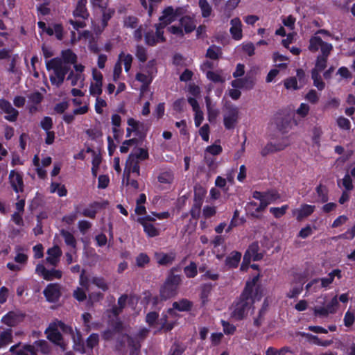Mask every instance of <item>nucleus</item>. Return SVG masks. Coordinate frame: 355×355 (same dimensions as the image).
Masks as SVG:
<instances>
[{
  "instance_id": "f257e3e1",
  "label": "nucleus",
  "mask_w": 355,
  "mask_h": 355,
  "mask_svg": "<svg viewBox=\"0 0 355 355\" xmlns=\"http://www.w3.org/2000/svg\"><path fill=\"white\" fill-rule=\"evenodd\" d=\"M259 275L252 278L251 281H248L245 288L238 297L232 304L231 316L236 320H242L247 315L251 306L254 304L255 299L259 300L261 297V291L260 286H257L253 296L254 288L259 281Z\"/></svg>"
},
{
  "instance_id": "f03ea898",
  "label": "nucleus",
  "mask_w": 355,
  "mask_h": 355,
  "mask_svg": "<svg viewBox=\"0 0 355 355\" xmlns=\"http://www.w3.org/2000/svg\"><path fill=\"white\" fill-rule=\"evenodd\" d=\"M46 67L48 71H53L54 76L51 75L49 79L51 84L57 87L64 83L66 75L71 69L70 65L63 64L62 59L58 57L48 60Z\"/></svg>"
},
{
  "instance_id": "7ed1b4c3",
  "label": "nucleus",
  "mask_w": 355,
  "mask_h": 355,
  "mask_svg": "<svg viewBox=\"0 0 355 355\" xmlns=\"http://www.w3.org/2000/svg\"><path fill=\"white\" fill-rule=\"evenodd\" d=\"M46 338L54 345L59 346L62 351L67 349V344L64 341L63 336L55 320L51 322L45 330Z\"/></svg>"
},
{
  "instance_id": "20e7f679",
  "label": "nucleus",
  "mask_w": 355,
  "mask_h": 355,
  "mask_svg": "<svg viewBox=\"0 0 355 355\" xmlns=\"http://www.w3.org/2000/svg\"><path fill=\"white\" fill-rule=\"evenodd\" d=\"M46 300L49 303H56L62 295L61 287L58 283H50L43 291Z\"/></svg>"
},
{
  "instance_id": "39448f33",
  "label": "nucleus",
  "mask_w": 355,
  "mask_h": 355,
  "mask_svg": "<svg viewBox=\"0 0 355 355\" xmlns=\"http://www.w3.org/2000/svg\"><path fill=\"white\" fill-rule=\"evenodd\" d=\"M0 109L3 112L6 114V115L4 116V119L10 122H15L17 121L19 116V112L12 107L10 101L4 98L0 99Z\"/></svg>"
},
{
  "instance_id": "423d86ee",
  "label": "nucleus",
  "mask_w": 355,
  "mask_h": 355,
  "mask_svg": "<svg viewBox=\"0 0 355 355\" xmlns=\"http://www.w3.org/2000/svg\"><path fill=\"white\" fill-rule=\"evenodd\" d=\"M239 119V110L236 107L231 106L227 108V112L224 115L223 123L227 130L235 128Z\"/></svg>"
},
{
  "instance_id": "0eeeda50",
  "label": "nucleus",
  "mask_w": 355,
  "mask_h": 355,
  "mask_svg": "<svg viewBox=\"0 0 355 355\" xmlns=\"http://www.w3.org/2000/svg\"><path fill=\"white\" fill-rule=\"evenodd\" d=\"M255 85V78L252 75L248 73L244 78H238L231 82L234 88L245 89L250 90Z\"/></svg>"
},
{
  "instance_id": "6e6552de",
  "label": "nucleus",
  "mask_w": 355,
  "mask_h": 355,
  "mask_svg": "<svg viewBox=\"0 0 355 355\" xmlns=\"http://www.w3.org/2000/svg\"><path fill=\"white\" fill-rule=\"evenodd\" d=\"M108 204L107 201L105 202H98L94 201L89 204L88 207L85 208L81 212V215L85 217H87L92 219H94L98 212V209H101L105 208V206Z\"/></svg>"
},
{
  "instance_id": "1a4fd4ad",
  "label": "nucleus",
  "mask_w": 355,
  "mask_h": 355,
  "mask_svg": "<svg viewBox=\"0 0 355 355\" xmlns=\"http://www.w3.org/2000/svg\"><path fill=\"white\" fill-rule=\"evenodd\" d=\"M9 182L15 192H23L24 187V180L22 175L19 173L12 170L9 174Z\"/></svg>"
},
{
  "instance_id": "9d476101",
  "label": "nucleus",
  "mask_w": 355,
  "mask_h": 355,
  "mask_svg": "<svg viewBox=\"0 0 355 355\" xmlns=\"http://www.w3.org/2000/svg\"><path fill=\"white\" fill-rule=\"evenodd\" d=\"M230 32L234 40H240L243 37L242 23L239 17H234L230 21Z\"/></svg>"
},
{
  "instance_id": "9b49d317",
  "label": "nucleus",
  "mask_w": 355,
  "mask_h": 355,
  "mask_svg": "<svg viewBox=\"0 0 355 355\" xmlns=\"http://www.w3.org/2000/svg\"><path fill=\"white\" fill-rule=\"evenodd\" d=\"M87 1L78 0L75 9L73 11V15L76 18H81L83 19H87L89 17V13L87 9Z\"/></svg>"
},
{
  "instance_id": "f8f14e48",
  "label": "nucleus",
  "mask_w": 355,
  "mask_h": 355,
  "mask_svg": "<svg viewBox=\"0 0 355 355\" xmlns=\"http://www.w3.org/2000/svg\"><path fill=\"white\" fill-rule=\"evenodd\" d=\"M176 254L174 252L170 253L155 252V258L159 266H168L171 264L175 259Z\"/></svg>"
},
{
  "instance_id": "ddd939ff",
  "label": "nucleus",
  "mask_w": 355,
  "mask_h": 355,
  "mask_svg": "<svg viewBox=\"0 0 355 355\" xmlns=\"http://www.w3.org/2000/svg\"><path fill=\"white\" fill-rule=\"evenodd\" d=\"M315 207L308 204H302L300 209L294 211V214H296V219L297 221H301L302 219L311 216L315 211Z\"/></svg>"
},
{
  "instance_id": "4468645a",
  "label": "nucleus",
  "mask_w": 355,
  "mask_h": 355,
  "mask_svg": "<svg viewBox=\"0 0 355 355\" xmlns=\"http://www.w3.org/2000/svg\"><path fill=\"white\" fill-rule=\"evenodd\" d=\"M178 289V288L174 286L164 283L159 291V297L161 300L166 301L174 297L177 294Z\"/></svg>"
},
{
  "instance_id": "2eb2a0df",
  "label": "nucleus",
  "mask_w": 355,
  "mask_h": 355,
  "mask_svg": "<svg viewBox=\"0 0 355 355\" xmlns=\"http://www.w3.org/2000/svg\"><path fill=\"white\" fill-rule=\"evenodd\" d=\"M336 277L338 279H341L342 272L340 269H334L328 274L327 277L320 278V288H328L329 285L333 283Z\"/></svg>"
},
{
  "instance_id": "dca6fc26",
  "label": "nucleus",
  "mask_w": 355,
  "mask_h": 355,
  "mask_svg": "<svg viewBox=\"0 0 355 355\" xmlns=\"http://www.w3.org/2000/svg\"><path fill=\"white\" fill-rule=\"evenodd\" d=\"M259 247L257 242H253L249 245L243 256V263L241 268V270L244 264L248 265L250 263L252 257L259 252Z\"/></svg>"
},
{
  "instance_id": "f3484780",
  "label": "nucleus",
  "mask_w": 355,
  "mask_h": 355,
  "mask_svg": "<svg viewBox=\"0 0 355 355\" xmlns=\"http://www.w3.org/2000/svg\"><path fill=\"white\" fill-rule=\"evenodd\" d=\"M123 336L127 338L128 345L130 347L129 355H140L141 347L140 341L126 334Z\"/></svg>"
},
{
  "instance_id": "a211bd4d",
  "label": "nucleus",
  "mask_w": 355,
  "mask_h": 355,
  "mask_svg": "<svg viewBox=\"0 0 355 355\" xmlns=\"http://www.w3.org/2000/svg\"><path fill=\"white\" fill-rule=\"evenodd\" d=\"M48 257L46 261L53 266H56L60 257L62 255V251L59 246L55 245L47 250Z\"/></svg>"
},
{
  "instance_id": "6ab92c4d",
  "label": "nucleus",
  "mask_w": 355,
  "mask_h": 355,
  "mask_svg": "<svg viewBox=\"0 0 355 355\" xmlns=\"http://www.w3.org/2000/svg\"><path fill=\"white\" fill-rule=\"evenodd\" d=\"M176 20L174 15V8L169 6L164 9L162 15L159 17V21L164 22L167 26Z\"/></svg>"
},
{
  "instance_id": "aec40b11",
  "label": "nucleus",
  "mask_w": 355,
  "mask_h": 355,
  "mask_svg": "<svg viewBox=\"0 0 355 355\" xmlns=\"http://www.w3.org/2000/svg\"><path fill=\"white\" fill-rule=\"evenodd\" d=\"M180 24L181 27L184 28V31L186 33L193 32L196 28L193 18L189 15L182 17L180 19Z\"/></svg>"
},
{
  "instance_id": "412c9836",
  "label": "nucleus",
  "mask_w": 355,
  "mask_h": 355,
  "mask_svg": "<svg viewBox=\"0 0 355 355\" xmlns=\"http://www.w3.org/2000/svg\"><path fill=\"white\" fill-rule=\"evenodd\" d=\"M315 192L317 193L318 199L317 202L326 203L329 200V190L327 186L320 183L315 187Z\"/></svg>"
},
{
  "instance_id": "4be33fe9",
  "label": "nucleus",
  "mask_w": 355,
  "mask_h": 355,
  "mask_svg": "<svg viewBox=\"0 0 355 355\" xmlns=\"http://www.w3.org/2000/svg\"><path fill=\"white\" fill-rule=\"evenodd\" d=\"M63 64H72L77 62V55L70 49L61 51V58Z\"/></svg>"
},
{
  "instance_id": "5701e85b",
  "label": "nucleus",
  "mask_w": 355,
  "mask_h": 355,
  "mask_svg": "<svg viewBox=\"0 0 355 355\" xmlns=\"http://www.w3.org/2000/svg\"><path fill=\"white\" fill-rule=\"evenodd\" d=\"M193 302L188 299L182 298L179 301L174 302L172 306L178 311H190L193 307Z\"/></svg>"
},
{
  "instance_id": "b1692460",
  "label": "nucleus",
  "mask_w": 355,
  "mask_h": 355,
  "mask_svg": "<svg viewBox=\"0 0 355 355\" xmlns=\"http://www.w3.org/2000/svg\"><path fill=\"white\" fill-rule=\"evenodd\" d=\"M285 146V145H282L280 143L273 144L272 142H269L261 149V155L263 157H266L270 153L284 150Z\"/></svg>"
},
{
  "instance_id": "393cba45",
  "label": "nucleus",
  "mask_w": 355,
  "mask_h": 355,
  "mask_svg": "<svg viewBox=\"0 0 355 355\" xmlns=\"http://www.w3.org/2000/svg\"><path fill=\"white\" fill-rule=\"evenodd\" d=\"M241 259V253L237 251H233L225 259V265L230 268H236Z\"/></svg>"
},
{
  "instance_id": "a878e982",
  "label": "nucleus",
  "mask_w": 355,
  "mask_h": 355,
  "mask_svg": "<svg viewBox=\"0 0 355 355\" xmlns=\"http://www.w3.org/2000/svg\"><path fill=\"white\" fill-rule=\"evenodd\" d=\"M128 170V173L131 172L137 173L139 175L140 166L139 162L135 159V155L130 154L126 161L125 171Z\"/></svg>"
},
{
  "instance_id": "bb28decb",
  "label": "nucleus",
  "mask_w": 355,
  "mask_h": 355,
  "mask_svg": "<svg viewBox=\"0 0 355 355\" xmlns=\"http://www.w3.org/2000/svg\"><path fill=\"white\" fill-rule=\"evenodd\" d=\"M214 285L211 283L203 284L200 286V298L202 306H205L209 301Z\"/></svg>"
},
{
  "instance_id": "cd10ccee",
  "label": "nucleus",
  "mask_w": 355,
  "mask_h": 355,
  "mask_svg": "<svg viewBox=\"0 0 355 355\" xmlns=\"http://www.w3.org/2000/svg\"><path fill=\"white\" fill-rule=\"evenodd\" d=\"M304 336L306 337L309 343H312L318 346L328 347L333 343L332 340H321L318 336L309 333H304Z\"/></svg>"
},
{
  "instance_id": "c85d7f7f",
  "label": "nucleus",
  "mask_w": 355,
  "mask_h": 355,
  "mask_svg": "<svg viewBox=\"0 0 355 355\" xmlns=\"http://www.w3.org/2000/svg\"><path fill=\"white\" fill-rule=\"evenodd\" d=\"M174 180V173L171 170L161 172L157 176V181L161 184H171Z\"/></svg>"
},
{
  "instance_id": "c756f323",
  "label": "nucleus",
  "mask_w": 355,
  "mask_h": 355,
  "mask_svg": "<svg viewBox=\"0 0 355 355\" xmlns=\"http://www.w3.org/2000/svg\"><path fill=\"white\" fill-rule=\"evenodd\" d=\"M118 60H120V62H123L124 64V69L125 72H129V71L131 69L132 63L133 60V57L131 54L128 53L125 54L124 52H121L119 55V59Z\"/></svg>"
},
{
  "instance_id": "7c9ffc66",
  "label": "nucleus",
  "mask_w": 355,
  "mask_h": 355,
  "mask_svg": "<svg viewBox=\"0 0 355 355\" xmlns=\"http://www.w3.org/2000/svg\"><path fill=\"white\" fill-rule=\"evenodd\" d=\"M12 342V331L11 329H6L0 334V348Z\"/></svg>"
},
{
  "instance_id": "2f4dec72",
  "label": "nucleus",
  "mask_w": 355,
  "mask_h": 355,
  "mask_svg": "<svg viewBox=\"0 0 355 355\" xmlns=\"http://www.w3.org/2000/svg\"><path fill=\"white\" fill-rule=\"evenodd\" d=\"M311 78L313 81V85L317 87L318 90L322 91L324 89L325 83L322 80L320 73L317 71V69L311 70Z\"/></svg>"
},
{
  "instance_id": "473e14b6",
  "label": "nucleus",
  "mask_w": 355,
  "mask_h": 355,
  "mask_svg": "<svg viewBox=\"0 0 355 355\" xmlns=\"http://www.w3.org/2000/svg\"><path fill=\"white\" fill-rule=\"evenodd\" d=\"M145 44L149 46H155L158 43H162L158 37H155V33L153 31L150 30L144 33Z\"/></svg>"
},
{
  "instance_id": "72a5a7b5",
  "label": "nucleus",
  "mask_w": 355,
  "mask_h": 355,
  "mask_svg": "<svg viewBox=\"0 0 355 355\" xmlns=\"http://www.w3.org/2000/svg\"><path fill=\"white\" fill-rule=\"evenodd\" d=\"M135 56L140 62H141V63L146 62L148 59L147 49L142 45L137 44L136 46V49H135Z\"/></svg>"
},
{
  "instance_id": "f704fd0d",
  "label": "nucleus",
  "mask_w": 355,
  "mask_h": 355,
  "mask_svg": "<svg viewBox=\"0 0 355 355\" xmlns=\"http://www.w3.org/2000/svg\"><path fill=\"white\" fill-rule=\"evenodd\" d=\"M144 227V231L149 237H155L159 234V231L150 223H139Z\"/></svg>"
},
{
  "instance_id": "c9c22d12",
  "label": "nucleus",
  "mask_w": 355,
  "mask_h": 355,
  "mask_svg": "<svg viewBox=\"0 0 355 355\" xmlns=\"http://www.w3.org/2000/svg\"><path fill=\"white\" fill-rule=\"evenodd\" d=\"M198 6L200 8L202 17L207 18L211 15L212 8L207 0H199Z\"/></svg>"
},
{
  "instance_id": "e433bc0d",
  "label": "nucleus",
  "mask_w": 355,
  "mask_h": 355,
  "mask_svg": "<svg viewBox=\"0 0 355 355\" xmlns=\"http://www.w3.org/2000/svg\"><path fill=\"white\" fill-rule=\"evenodd\" d=\"M184 273L187 278H194L198 275V266L194 261L184 268Z\"/></svg>"
},
{
  "instance_id": "4c0bfd02",
  "label": "nucleus",
  "mask_w": 355,
  "mask_h": 355,
  "mask_svg": "<svg viewBox=\"0 0 355 355\" xmlns=\"http://www.w3.org/2000/svg\"><path fill=\"white\" fill-rule=\"evenodd\" d=\"M35 347L36 354L40 351L43 354H49L50 353V347L48 343L44 340H39L33 345Z\"/></svg>"
},
{
  "instance_id": "58836bf2",
  "label": "nucleus",
  "mask_w": 355,
  "mask_h": 355,
  "mask_svg": "<svg viewBox=\"0 0 355 355\" xmlns=\"http://www.w3.org/2000/svg\"><path fill=\"white\" fill-rule=\"evenodd\" d=\"M60 234L64 238V242L67 245L73 248L76 247V240L71 232L65 230H62Z\"/></svg>"
},
{
  "instance_id": "ea45409f",
  "label": "nucleus",
  "mask_w": 355,
  "mask_h": 355,
  "mask_svg": "<svg viewBox=\"0 0 355 355\" xmlns=\"http://www.w3.org/2000/svg\"><path fill=\"white\" fill-rule=\"evenodd\" d=\"M102 8V25L105 27L107 26L108 21L114 16L115 10L114 8H106L101 6Z\"/></svg>"
},
{
  "instance_id": "a19ab883",
  "label": "nucleus",
  "mask_w": 355,
  "mask_h": 355,
  "mask_svg": "<svg viewBox=\"0 0 355 355\" xmlns=\"http://www.w3.org/2000/svg\"><path fill=\"white\" fill-rule=\"evenodd\" d=\"M324 41L319 36H312L309 40V50L311 52H316L323 44Z\"/></svg>"
},
{
  "instance_id": "79ce46f5",
  "label": "nucleus",
  "mask_w": 355,
  "mask_h": 355,
  "mask_svg": "<svg viewBox=\"0 0 355 355\" xmlns=\"http://www.w3.org/2000/svg\"><path fill=\"white\" fill-rule=\"evenodd\" d=\"M15 355H37L35 347L31 345H24L21 349L15 352Z\"/></svg>"
},
{
  "instance_id": "37998d69",
  "label": "nucleus",
  "mask_w": 355,
  "mask_h": 355,
  "mask_svg": "<svg viewBox=\"0 0 355 355\" xmlns=\"http://www.w3.org/2000/svg\"><path fill=\"white\" fill-rule=\"evenodd\" d=\"M155 37H158L159 39V41L161 42H166V37L164 35V29L167 25L164 24V22L159 21L157 24H155Z\"/></svg>"
},
{
  "instance_id": "c03bdc74",
  "label": "nucleus",
  "mask_w": 355,
  "mask_h": 355,
  "mask_svg": "<svg viewBox=\"0 0 355 355\" xmlns=\"http://www.w3.org/2000/svg\"><path fill=\"white\" fill-rule=\"evenodd\" d=\"M219 53H220V49L213 44L207 50L206 57L211 60H216L219 58Z\"/></svg>"
},
{
  "instance_id": "a18cd8bd",
  "label": "nucleus",
  "mask_w": 355,
  "mask_h": 355,
  "mask_svg": "<svg viewBox=\"0 0 355 355\" xmlns=\"http://www.w3.org/2000/svg\"><path fill=\"white\" fill-rule=\"evenodd\" d=\"M262 201L268 202V205L270 204L272 202H274L277 200L279 198V193L272 190H269L267 191L263 192Z\"/></svg>"
},
{
  "instance_id": "49530a36",
  "label": "nucleus",
  "mask_w": 355,
  "mask_h": 355,
  "mask_svg": "<svg viewBox=\"0 0 355 355\" xmlns=\"http://www.w3.org/2000/svg\"><path fill=\"white\" fill-rule=\"evenodd\" d=\"M62 277V272L61 270L52 268L51 270H47L44 279L46 281H52L55 279H60Z\"/></svg>"
},
{
  "instance_id": "de8ad7c7",
  "label": "nucleus",
  "mask_w": 355,
  "mask_h": 355,
  "mask_svg": "<svg viewBox=\"0 0 355 355\" xmlns=\"http://www.w3.org/2000/svg\"><path fill=\"white\" fill-rule=\"evenodd\" d=\"M156 64V60L155 59H152L146 63L144 69L145 72L153 78L157 72Z\"/></svg>"
},
{
  "instance_id": "09e8293b",
  "label": "nucleus",
  "mask_w": 355,
  "mask_h": 355,
  "mask_svg": "<svg viewBox=\"0 0 355 355\" xmlns=\"http://www.w3.org/2000/svg\"><path fill=\"white\" fill-rule=\"evenodd\" d=\"M288 209V205H284L281 207H270V212L274 216L275 218H279L286 214Z\"/></svg>"
},
{
  "instance_id": "8fccbe9b",
  "label": "nucleus",
  "mask_w": 355,
  "mask_h": 355,
  "mask_svg": "<svg viewBox=\"0 0 355 355\" xmlns=\"http://www.w3.org/2000/svg\"><path fill=\"white\" fill-rule=\"evenodd\" d=\"M290 119L287 116L277 119L276 121V125L278 130L281 132H286L290 125Z\"/></svg>"
},
{
  "instance_id": "3c124183",
  "label": "nucleus",
  "mask_w": 355,
  "mask_h": 355,
  "mask_svg": "<svg viewBox=\"0 0 355 355\" xmlns=\"http://www.w3.org/2000/svg\"><path fill=\"white\" fill-rule=\"evenodd\" d=\"M55 322L57 324V326L59 328V330H60L63 334H69L70 336H72L74 333L72 327L66 324L64 322L59 320L58 319L55 320Z\"/></svg>"
},
{
  "instance_id": "603ef678",
  "label": "nucleus",
  "mask_w": 355,
  "mask_h": 355,
  "mask_svg": "<svg viewBox=\"0 0 355 355\" xmlns=\"http://www.w3.org/2000/svg\"><path fill=\"white\" fill-rule=\"evenodd\" d=\"M55 322L57 324V326L59 328V330H60L63 334H69L70 336H72L74 333L72 327L66 324L64 322L59 320L58 319L55 320Z\"/></svg>"
},
{
  "instance_id": "864d4df0",
  "label": "nucleus",
  "mask_w": 355,
  "mask_h": 355,
  "mask_svg": "<svg viewBox=\"0 0 355 355\" xmlns=\"http://www.w3.org/2000/svg\"><path fill=\"white\" fill-rule=\"evenodd\" d=\"M181 277L179 275L168 274L164 283L168 285L174 286L178 288L179 285L181 283Z\"/></svg>"
},
{
  "instance_id": "5fc2aeb1",
  "label": "nucleus",
  "mask_w": 355,
  "mask_h": 355,
  "mask_svg": "<svg viewBox=\"0 0 355 355\" xmlns=\"http://www.w3.org/2000/svg\"><path fill=\"white\" fill-rule=\"evenodd\" d=\"M99 336L96 333H92L89 336L86 340L87 347L92 349L94 347L98 345Z\"/></svg>"
},
{
  "instance_id": "6e6d98bb",
  "label": "nucleus",
  "mask_w": 355,
  "mask_h": 355,
  "mask_svg": "<svg viewBox=\"0 0 355 355\" xmlns=\"http://www.w3.org/2000/svg\"><path fill=\"white\" fill-rule=\"evenodd\" d=\"M327 58L318 55L317 57L315 67L313 69H317L320 73L327 67Z\"/></svg>"
},
{
  "instance_id": "4d7b16f0",
  "label": "nucleus",
  "mask_w": 355,
  "mask_h": 355,
  "mask_svg": "<svg viewBox=\"0 0 355 355\" xmlns=\"http://www.w3.org/2000/svg\"><path fill=\"white\" fill-rule=\"evenodd\" d=\"M221 325L223 329V332L226 335H233L236 331V327L233 324L230 323L227 321L221 320Z\"/></svg>"
},
{
  "instance_id": "13d9d810",
  "label": "nucleus",
  "mask_w": 355,
  "mask_h": 355,
  "mask_svg": "<svg viewBox=\"0 0 355 355\" xmlns=\"http://www.w3.org/2000/svg\"><path fill=\"white\" fill-rule=\"evenodd\" d=\"M150 262V258L146 253H140L136 257V264L139 268H144Z\"/></svg>"
},
{
  "instance_id": "bf43d9fd",
  "label": "nucleus",
  "mask_w": 355,
  "mask_h": 355,
  "mask_svg": "<svg viewBox=\"0 0 355 355\" xmlns=\"http://www.w3.org/2000/svg\"><path fill=\"white\" fill-rule=\"evenodd\" d=\"M28 103L39 105L42 102L44 96L39 92L31 93L28 96Z\"/></svg>"
},
{
  "instance_id": "052dcab7",
  "label": "nucleus",
  "mask_w": 355,
  "mask_h": 355,
  "mask_svg": "<svg viewBox=\"0 0 355 355\" xmlns=\"http://www.w3.org/2000/svg\"><path fill=\"white\" fill-rule=\"evenodd\" d=\"M206 76L214 83H223L225 81L224 78L219 73L213 71H207Z\"/></svg>"
},
{
  "instance_id": "680f3d73",
  "label": "nucleus",
  "mask_w": 355,
  "mask_h": 355,
  "mask_svg": "<svg viewBox=\"0 0 355 355\" xmlns=\"http://www.w3.org/2000/svg\"><path fill=\"white\" fill-rule=\"evenodd\" d=\"M312 141L313 144L320 146V137L322 135V131L320 127H314L313 130Z\"/></svg>"
},
{
  "instance_id": "e2e57ef3",
  "label": "nucleus",
  "mask_w": 355,
  "mask_h": 355,
  "mask_svg": "<svg viewBox=\"0 0 355 355\" xmlns=\"http://www.w3.org/2000/svg\"><path fill=\"white\" fill-rule=\"evenodd\" d=\"M336 123L338 126L342 130H349L351 128L349 120L344 116H339L336 120Z\"/></svg>"
},
{
  "instance_id": "0e129e2a",
  "label": "nucleus",
  "mask_w": 355,
  "mask_h": 355,
  "mask_svg": "<svg viewBox=\"0 0 355 355\" xmlns=\"http://www.w3.org/2000/svg\"><path fill=\"white\" fill-rule=\"evenodd\" d=\"M92 282L103 291H106L108 289V286L103 277H94Z\"/></svg>"
},
{
  "instance_id": "69168bd1",
  "label": "nucleus",
  "mask_w": 355,
  "mask_h": 355,
  "mask_svg": "<svg viewBox=\"0 0 355 355\" xmlns=\"http://www.w3.org/2000/svg\"><path fill=\"white\" fill-rule=\"evenodd\" d=\"M124 26L127 28H135L139 23V19L135 16H128L124 19Z\"/></svg>"
},
{
  "instance_id": "338daca9",
  "label": "nucleus",
  "mask_w": 355,
  "mask_h": 355,
  "mask_svg": "<svg viewBox=\"0 0 355 355\" xmlns=\"http://www.w3.org/2000/svg\"><path fill=\"white\" fill-rule=\"evenodd\" d=\"M207 191L201 185L196 184L194 186V198L203 200L206 196Z\"/></svg>"
},
{
  "instance_id": "774afa93",
  "label": "nucleus",
  "mask_w": 355,
  "mask_h": 355,
  "mask_svg": "<svg viewBox=\"0 0 355 355\" xmlns=\"http://www.w3.org/2000/svg\"><path fill=\"white\" fill-rule=\"evenodd\" d=\"M186 348L178 343H175L170 349L169 355H182Z\"/></svg>"
}]
</instances>
